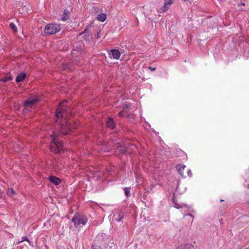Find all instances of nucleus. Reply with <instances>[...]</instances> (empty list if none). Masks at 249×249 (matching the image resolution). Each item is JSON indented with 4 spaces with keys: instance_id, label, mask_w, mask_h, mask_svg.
<instances>
[{
    "instance_id": "nucleus-11",
    "label": "nucleus",
    "mask_w": 249,
    "mask_h": 249,
    "mask_svg": "<svg viewBox=\"0 0 249 249\" xmlns=\"http://www.w3.org/2000/svg\"><path fill=\"white\" fill-rule=\"evenodd\" d=\"M172 0H165L164 5L162 7V10L163 11H167L169 9L170 6L172 3Z\"/></svg>"
},
{
    "instance_id": "nucleus-30",
    "label": "nucleus",
    "mask_w": 249,
    "mask_h": 249,
    "mask_svg": "<svg viewBox=\"0 0 249 249\" xmlns=\"http://www.w3.org/2000/svg\"><path fill=\"white\" fill-rule=\"evenodd\" d=\"M2 193L1 191H0V197H2Z\"/></svg>"
},
{
    "instance_id": "nucleus-29",
    "label": "nucleus",
    "mask_w": 249,
    "mask_h": 249,
    "mask_svg": "<svg viewBox=\"0 0 249 249\" xmlns=\"http://www.w3.org/2000/svg\"><path fill=\"white\" fill-rule=\"evenodd\" d=\"M119 116H123L124 115V112H119Z\"/></svg>"
},
{
    "instance_id": "nucleus-14",
    "label": "nucleus",
    "mask_w": 249,
    "mask_h": 249,
    "mask_svg": "<svg viewBox=\"0 0 249 249\" xmlns=\"http://www.w3.org/2000/svg\"><path fill=\"white\" fill-rule=\"evenodd\" d=\"M26 73L24 72H22L19 73L18 75H17L16 81L17 82H19L22 81L23 79H25L26 77Z\"/></svg>"
},
{
    "instance_id": "nucleus-23",
    "label": "nucleus",
    "mask_w": 249,
    "mask_h": 249,
    "mask_svg": "<svg viewBox=\"0 0 249 249\" xmlns=\"http://www.w3.org/2000/svg\"><path fill=\"white\" fill-rule=\"evenodd\" d=\"M27 241L29 242V240L28 239V238L26 237V236H23L22 237V240L21 242H23V241Z\"/></svg>"
},
{
    "instance_id": "nucleus-1",
    "label": "nucleus",
    "mask_w": 249,
    "mask_h": 249,
    "mask_svg": "<svg viewBox=\"0 0 249 249\" xmlns=\"http://www.w3.org/2000/svg\"><path fill=\"white\" fill-rule=\"evenodd\" d=\"M67 102V101L66 100L61 103L55 111L56 117L57 119L60 117L64 119L61 124L60 121H56L58 124H60V131L63 135L68 134L76 127L75 124H72L71 122H68L67 116L69 114L72 115L73 113L71 111V108L66 106Z\"/></svg>"
},
{
    "instance_id": "nucleus-27",
    "label": "nucleus",
    "mask_w": 249,
    "mask_h": 249,
    "mask_svg": "<svg viewBox=\"0 0 249 249\" xmlns=\"http://www.w3.org/2000/svg\"><path fill=\"white\" fill-rule=\"evenodd\" d=\"M64 69H69V65H68V64L65 65L64 66Z\"/></svg>"
},
{
    "instance_id": "nucleus-10",
    "label": "nucleus",
    "mask_w": 249,
    "mask_h": 249,
    "mask_svg": "<svg viewBox=\"0 0 249 249\" xmlns=\"http://www.w3.org/2000/svg\"><path fill=\"white\" fill-rule=\"evenodd\" d=\"M49 180L51 182L53 183L55 185H58L61 182V180L59 178L54 176L50 177Z\"/></svg>"
},
{
    "instance_id": "nucleus-15",
    "label": "nucleus",
    "mask_w": 249,
    "mask_h": 249,
    "mask_svg": "<svg viewBox=\"0 0 249 249\" xmlns=\"http://www.w3.org/2000/svg\"><path fill=\"white\" fill-rule=\"evenodd\" d=\"M106 15L105 14H100L97 16L96 19L100 21L104 22L106 19Z\"/></svg>"
},
{
    "instance_id": "nucleus-32",
    "label": "nucleus",
    "mask_w": 249,
    "mask_h": 249,
    "mask_svg": "<svg viewBox=\"0 0 249 249\" xmlns=\"http://www.w3.org/2000/svg\"><path fill=\"white\" fill-rule=\"evenodd\" d=\"M189 215H190L191 216H193L192 214H189Z\"/></svg>"
},
{
    "instance_id": "nucleus-13",
    "label": "nucleus",
    "mask_w": 249,
    "mask_h": 249,
    "mask_svg": "<svg viewBox=\"0 0 249 249\" xmlns=\"http://www.w3.org/2000/svg\"><path fill=\"white\" fill-rule=\"evenodd\" d=\"M176 249H194V247L189 244H186L184 245H181L177 248Z\"/></svg>"
},
{
    "instance_id": "nucleus-8",
    "label": "nucleus",
    "mask_w": 249,
    "mask_h": 249,
    "mask_svg": "<svg viewBox=\"0 0 249 249\" xmlns=\"http://www.w3.org/2000/svg\"><path fill=\"white\" fill-rule=\"evenodd\" d=\"M70 13L68 9L64 10L63 13L62 15L61 20L63 21H67L70 18Z\"/></svg>"
},
{
    "instance_id": "nucleus-17",
    "label": "nucleus",
    "mask_w": 249,
    "mask_h": 249,
    "mask_svg": "<svg viewBox=\"0 0 249 249\" xmlns=\"http://www.w3.org/2000/svg\"><path fill=\"white\" fill-rule=\"evenodd\" d=\"M118 216V218L115 219V220L117 221V222H120L122 220V219L124 218V214L123 213H121V212H119V213H116V215L114 214V216Z\"/></svg>"
},
{
    "instance_id": "nucleus-22",
    "label": "nucleus",
    "mask_w": 249,
    "mask_h": 249,
    "mask_svg": "<svg viewBox=\"0 0 249 249\" xmlns=\"http://www.w3.org/2000/svg\"><path fill=\"white\" fill-rule=\"evenodd\" d=\"M187 175H188V176L189 177H192V176H193V174L192 173V171L190 169L188 170L187 171Z\"/></svg>"
},
{
    "instance_id": "nucleus-6",
    "label": "nucleus",
    "mask_w": 249,
    "mask_h": 249,
    "mask_svg": "<svg viewBox=\"0 0 249 249\" xmlns=\"http://www.w3.org/2000/svg\"><path fill=\"white\" fill-rule=\"evenodd\" d=\"M38 101V98H30L27 99L24 103V106L26 108H31L35 105Z\"/></svg>"
},
{
    "instance_id": "nucleus-26",
    "label": "nucleus",
    "mask_w": 249,
    "mask_h": 249,
    "mask_svg": "<svg viewBox=\"0 0 249 249\" xmlns=\"http://www.w3.org/2000/svg\"><path fill=\"white\" fill-rule=\"evenodd\" d=\"M148 69L151 70L152 71H154L156 70L155 68H152L151 67H148Z\"/></svg>"
},
{
    "instance_id": "nucleus-7",
    "label": "nucleus",
    "mask_w": 249,
    "mask_h": 249,
    "mask_svg": "<svg viewBox=\"0 0 249 249\" xmlns=\"http://www.w3.org/2000/svg\"><path fill=\"white\" fill-rule=\"evenodd\" d=\"M186 168V166L183 164H178L176 166V169L178 173L183 178H186V176L183 174V171Z\"/></svg>"
},
{
    "instance_id": "nucleus-31",
    "label": "nucleus",
    "mask_w": 249,
    "mask_h": 249,
    "mask_svg": "<svg viewBox=\"0 0 249 249\" xmlns=\"http://www.w3.org/2000/svg\"><path fill=\"white\" fill-rule=\"evenodd\" d=\"M240 5H243V6H245V3H241Z\"/></svg>"
},
{
    "instance_id": "nucleus-12",
    "label": "nucleus",
    "mask_w": 249,
    "mask_h": 249,
    "mask_svg": "<svg viewBox=\"0 0 249 249\" xmlns=\"http://www.w3.org/2000/svg\"><path fill=\"white\" fill-rule=\"evenodd\" d=\"M106 125L107 127L110 128L111 129H113L114 128V124L113 120L112 118H109L106 122Z\"/></svg>"
},
{
    "instance_id": "nucleus-5",
    "label": "nucleus",
    "mask_w": 249,
    "mask_h": 249,
    "mask_svg": "<svg viewBox=\"0 0 249 249\" xmlns=\"http://www.w3.org/2000/svg\"><path fill=\"white\" fill-rule=\"evenodd\" d=\"M92 27L91 24H89L86 27L85 30L80 34V36L84 35L85 40L89 41L92 38L91 32L89 29Z\"/></svg>"
},
{
    "instance_id": "nucleus-25",
    "label": "nucleus",
    "mask_w": 249,
    "mask_h": 249,
    "mask_svg": "<svg viewBox=\"0 0 249 249\" xmlns=\"http://www.w3.org/2000/svg\"><path fill=\"white\" fill-rule=\"evenodd\" d=\"M174 207H176V208L178 209V208H179L182 207V206H180L178 204H175V206Z\"/></svg>"
},
{
    "instance_id": "nucleus-18",
    "label": "nucleus",
    "mask_w": 249,
    "mask_h": 249,
    "mask_svg": "<svg viewBox=\"0 0 249 249\" xmlns=\"http://www.w3.org/2000/svg\"><path fill=\"white\" fill-rule=\"evenodd\" d=\"M7 195L10 197H14L16 195V192L13 188H9L7 190Z\"/></svg>"
},
{
    "instance_id": "nucleus-2",
    "label": "nucleus",
    "mask_w": 249,
    "mask_h": 249,
    "mask_svg": "<svg viewBox=\"0 0 249 249\" xmlns=\"http://www.w3.org/2000/svg\"><path fill=\"white\" fill-rule=\"evenodd\" d=\"M71 221L73 223L75 228L78 229L80 228L81 225H85L88 222V219L83 214L76 213L71 219Z\"/></svg>"
},
{
    "instance_id": "nucleus-24",
    "label": "nucleus",
    "mask_w": 249,
    "mask_h": 249,
    "mask_svg": "<svg viewBox=\"0 0 249 249\" xmlns=\"http://www.w3.org/2000/svg\"><path fill=\"white\" fill-rule=\"evenodd\" d=\"M123 108L124 109V108L129 109V106H128L127 104H124L123 105Z\"/></svg>"
},
{
    "instance_id": "nucleus-33",
    "label": "nucleus",
    "mask_w": 249,
    "mask_h": 249,
    "mask_svg": "<svg viewBox=\"0 0 249 249\" xmlns=\"http://www.w3.org/2000/svg\"><path fill=\"white\" fill-rule=\"evenodd\" d=\"M248 204L249 205V200L247 202Z\"/></svg>"
},
{
    "instance_id": "nucleus-28",
    "label": "nucleus",
    "mask_w": 249,
    "mask_h": 249,
    "mask_svg": "<svg viewBox=\"0 0 249 249\" xmlns=\"http://www.w3.org/2000/svg\"><path fill=\"white\" fill-rule=\"evenodd\" d=\"M100 37V32H98L96 35V37H97V38H99Z\"/></svg>"
},
{
    "instance_id": "nucleus-35",
    "label": "nucleus",
    "mask_w": 249,
    "mask_h": 249,
    "mask_svg": "<svg viewBox=\"0 0 249 249\" xmlns=\"http://www.w3.org/2000/svg\"><path fill=\"white\" fill-rule=\"evenodd\" d=\"M245 249H249V248H246Z\"/></svg>"
},
{
    "instance_id": "nucleus-3",
    "label": "nucleus",
    "mask_w": 249,
    "mask_h": 249,
    "mask_svg": "<svg viewBox=\"0 0 249 249\" xmlns=\"http://www.w3.org/2000/svg\"><path fill=\"white\" fill-rule=\"evenodd\" d=\"M53 137L51 142L50 148L51 150L55 153H58L61 150H63V145L61 141L58 139L57 136L55 134H53Z\"/></svg>"
},
{
    "instance_id": "nucleus-20",
    "label": "nucleus",
    "mask_w": 249,
    "mask_h": 249,
    "mask_svg": "<svg viewBox=\"0 0 249 249\" xmlns=\"http://www.w3.org/2000/svg\"><path fill=\"white\" fill-rule=\"evenodd\" d=\"M9 26L10 28L12 29L14 32H16L17 31V27L13 23H11L9 25Z\"/></svg>"
},
{
    "instance_id": "nucleus-21",
    "label": "nucleus",
    "mask_w": 249,
    "mask_h": 249,
    "mask_svg": "<svg viewBox=\"0 0 249 249\" xmlns=\"http://www.w3.org/2000/svg\"><path fill=\"white\" fill-rule=\"evenodd\" d=\"M130 188H125L124 189V193H125V195L127 196H128L129 195V194H130Z\"/></svg>"
},
{
    "instance_id": "nucleus-4",
    "label": "nucleus",
    "mask_w": 249,
    "mask_h": 249,
    "mask_svg": "<svg viewBox=\"0 0 249 249\" xmlns=\"http://www.w3.org/2000/svg\"><path fill=\"white\" fill-rule=\"evenodd\" d=\"M60 31V26L59 24L52 23L47 24L45 29L44 32L47 35H53Z\"/></svg>"
},
{
    "instance_id": "nucleus-19",
    "label": "nucleus",
    "mask_w": 249,
    "mask_h": 249,
    "mask_svg": "<svg viewBox=\"0 0 249 249\" xmlns=\"http://www.w3.org/2000/svg\"><path fill=\"white\" fill-rule=\"evenodd\" d=\"M118 150L122 154H125L127 153L126 147L124 146H122L121 145H120L119 147H118Z\"/></svg>"
},
{
    "instance_id": "nucleus-34",
    "label": "nucleus",
    "mask_w": 249,
    "mask_h": 249,
    "mask_svg": "<svg viewBox=\"0 0 249 249\" xmlns=\"http://www.w3.org/2000/svg\"><path fill=\"white\" fill-rule=\"evenodd\" d=\"M220 201H224V200L221 199V200H220Z\"/></svg>"
},
{
    "instance_id": "nucleus-9",
    "label": "nucleus",
    "mask_w": 249,
    "mask_h": 249,
    "mask_svg": "<svg viewBox=\"0 0 249 249\" xmlns=\"http://www.w3.org/2000/svg\"><path fill=\"white\" fill-rule=\"evenodd\" d=\"M112 57L114 59H118L120 57V52L118 50L113 49L111 50Z\"/></svg>"
},
{
    "instance_id": "nucleus-16",
    "label": "nucleus",
    "mask_w": 249,
    "mask_h": 249,
    "mask_svg": "<svg viewBox=\"0 0 249 249\" xmlns=\"http://www.w3.org/2000/svg\"><path fill=\"white\" fill-rule=\"evenodd\" d=\"M12 79V77L10 74L7 73L3 77L1 78L0 81L3 82L10 81Z\"/></svg>"
}]
</instances>
